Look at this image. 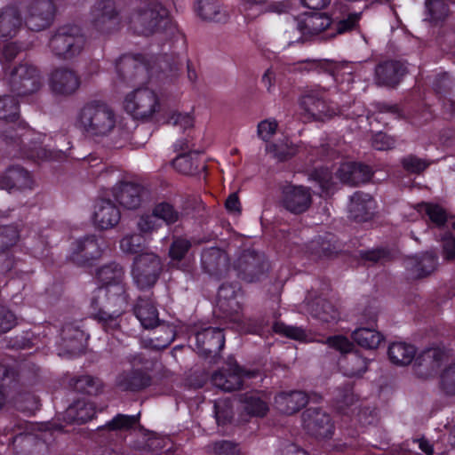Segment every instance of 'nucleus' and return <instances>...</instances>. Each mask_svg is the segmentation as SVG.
<instances>
[{
  "label": "nucleus",
  "mask_w": 455,
  "mask_h": 455,
  "mask_svg": "<svg viewBox=\"0 0 455 455\" xmlns=\"http://www.w3.org/2000/svg\"><path fill=\"white\" fill-rule=\"evenodd\" d=\"M447 355L443 349L440 347H430L422 351L416 356L413 370L415 374L420 379H428L434 376Z\"/></svg>",
  "instance_id": "nucleus-19"
},
{
  "label": "nucleus",
  "mask_w": 455,
  "mask_h": 455,
  "mask_svg": "<svg viewBox=\"0 0 455 455\" xmlns=\"http://www.w3.org/2000/svg\"><path fill=\"white\" fill-rule=\"evenodd\" d=\"M258 371L243 370L239 365L235 364L228 370H219L212 375V382L218 388L230 392L239 389L243 385V376L252 378Z\"/></svg>",
  "instance_id": "nucleus-23"
},
{
  "label": "nucleus",
  "mask_w": 455,
  "mask_h": 455,
  "mask_svg": "<svg viewBox=\"0 0 455 455\" xmlns=\"http://www.w3.org/2000/svg\"><path fill=\"white\" fill-rule=\"evenodd\" d=\"M84 46L80 28L74 25L59 28L49 42L52 52L59 59L70 60L77 56Z\"/></svg>",
  "instance_id": "nucleus-6"
},
{
  "label": "nucleus",
  "mask_w": 455,
  "mask_h": 455,
  "mask_svg": "<svg viewBox=\"0 0 455 455\" xmlns=\"http://www.w3.org/2000/svg\"><path fill=\"white\" fill-rule=\"evenodd\" d=\"M339 172L340 180L353 186L368 182L373 175L369 165L357 162H350L342 164Z\"/></svg>",
  "instance_id": "nucleus-32"
},
{
  "label": "nucleus",
  "mask_w": 455,
  "mask_h": 455,
  "mask_svg": "<svg viewBox=\"0 0 455 455\" xmlns=\"http://www.w3.org/2000/svg\"><path fill=\"white\" fill-rule=\"evenodd\" d=\"M297 28L304 36H321L329 39V28L331 24L330 14L312 12L299 14L297 19Z\"/></svg>",
  "instance_id": "nucleus-16"
},
{
  "label": "nucleus",
  "mask_w": 455,
  "mask_h": 455,
  "mask_svg": "<svg viewBox=\"0 0 455 455\" xmlns=\"http://www.w3.org/2000/svg\"><path fill=\"white\" fill-rule=\"evenodd\" d=\"M96 413L93 403L78 399L70 404L64 412V419L68 423L84 424Z\"/></svg>",
  "instance_id": "nucleus-34"
},
{
  "label": "nucleus",
  "mask_w": 455,
  "mask_h": 455,
  "mask_svg": "<svg viewBox=\"0 0 455 455\" xmlns=\"http://www.w3.org/2000/svg\"><path fill=\"white\" fill-rule=\"evenodd\" d=\"M196 12L204 20L222 22L226 20V15L221 13L216 0H199L197 2Z\"/></svg>",
  "instance_id": "nucleus-48"
},
{
  "label": "nucleus",
  "mask_w": 455,
  "mask_h": 455,
  "mask_svg": "<svg viewBox=\"0 0 455 455\" xmlns=\"http://www.w3.org/2000/svg\"><path fill=\"white\" fill-rule=\"evenodd\" d=\"M22 25L18 7L6 6L0 12V37L12 38L16 36Z\"/></svg>",
  "instance_id": "nucleus-35"
},
{
  "label": "nucleus",
  "mask_w": 455,
  "mask_h": 455,
  "mask_svg": "<svg viewBox=\"0 0 455 455\" xmlns=\"http://www.w3.org/2000/svg\"><path fill=\"white\" fill-rule=\"evenodd\" d=\"M152 211L158 220H162L168 226L175 224L181 217V212L168 202L156 204Z\"/></svg>",
  "instance_id": "nucleus-50"
},
{
  "label": "nucleus",
  "mask_w": 455,
  "mask_h": 455,
  "mask_svg": "<svg viewBox=\"0 0 455 455\" xmlns=\"http://www.w3.org/2000/svg\"><path fill=\"white\" fill-rule=\"evenodd\" d=\"M361 14L351 12L347 4H335L330 13L331 24L329 28V39L354 30L359 24Z\"/></svg>",
  "instance_id": "nucleus-21"
},
{
  "label": "nucleus",
  "mask_w": 455,
  "mask_h": 455,
  "mask_svg": "<svg viewBox=\"0 0 455 455\" xmlns=\"http://www.w3.org/2000/svg\"><path fill=\"white\" fill-rule=\"evenodd\" d=\"M359 257L371 266L385 265L395 259V251L388 246H377L359 251Z\"/></svg>",
  "instance_id": "nucleus-42"
},
{
  "label": "nucleus",
  "mask_w": 455,
  "mask_h": 455,
  "mask_svg": "<svg viewBox=\"0 0 455 455\" xmlns=\"http://www.w3.org/2000/svg\"><path fill=\"white\" fill-rule=\"evenodd\" d=\"M192 247L190 240L183 236H174L170 247L168 255L173 261L182 260Z\"/></svg>",
  "instance_id": "nucleus-52"
},
{
  "label": "nucleus",
  "mask_w": 455,
  "mask_h": 455,
  "mask_svg": "<svg viewBox=\"0 0 455 455\" xmlns=\"http://www.w3.org/2000/svg\"><path fill=\"white\" fill-rule=\"evenodd\" d=\"M273 330L276 333L284 335L296 340H302L307 337L303 329L299 327L287 326L281 323H275L273 326Z\"/></svg>",
  "instance_id": "nucleus-61"
},
{
  "label": "nucleus",
  "mask_w": 455,
  "mask_h": 455,
  "mask_svg": "<svg viewBox=\"0 0 455 455\" xmlns=\"http://www.w3.org/2000/svg\"><path fill=\"white\" fill-rule=\"evenodd\" d=\"M408 68L401 60H386L379 63L375 68L376 83L390 88L396 87L403 76L407 74Z\"/></svg>",
  "instance_id": "nucleus-22"
},
{
  "label": "nucleus",
  "mask_w": 455,
  "mask_h": 455,
  "mask_svg": "<svg viewBox=\"0 0 455 455\" xmlns=\"http://www.w3.org/2000/svg\"><path fill=\"white\" fill-rule=\"evenodd\" d=\"M312 204L310 189L304 186H285L282 190L281 204L292 214L306 212Z\"/></svg>",
  "instance_id": "nucleus-17"
},
{
  "label": "nucleus",
  "mask_w": 455,
  "mask_h": 455,
  "mask_svg": "<svg viewBox=\"0 0 455 455\" xmlns=\"http://www.w3.org/2000/svg\"><path fill=\"white\" fill-rule=\"evenodd\" d=\"M124 20L138 35L157 32L171 36L186 49V36L173 24L168 9L157 0H100L92 6L90 25L101 36L117 31Z\"/></svg>",
  "instance_id": "nucleus-1"
},
{
  "label": "nucleus",
  "mask_w": 455,
  "mask_h": 455,
  "mask_svg": "<svg viewBox=\"0 0 455 455\" xmlns=\"http://www.w3.org/2000/svg\"><path fill=\"white\" fill-rule=\"evenodd\" d=\"M13 403L18 411L33 413L38 408L37 398L28 392L19 393L13 398Z\"/></svg>",
  "instance_id": "nucleus-53"
},
{
  "label": "nucleus",
  "mask_w": 455,
  "mask_h": 455,
  "mask_svg": "<svg viewBox=\"0 0 455 455\" xmlns=\"http://www.w3.org/2000/svg\"><path fill=\"white\" fill-rule=\"evenodd\" d=\"M121 219L119 208L109 199H101L95 204L93 221L101 229L112 228Z\"/></svg>",
  "instance_id": "nucleus-29"
},
{
  "label": "nucleus",
  "mask_w": 455,
  "mask_h": 455,
  "mask_svg": "<svg viewBox=\"0 0 455 455\" xmlns=\"http://www.w3.org/2000/svg\"><path fill=\"white\" fill-rule=\"evenodd\" d=\"M225 260L223 251L217 247L206 248L201 254V265L205 273L218 275Z\"/></svg>",
  "instance_id": "nucleus-40"
},
{
  "label": "nucleus",
  "mask_w": 455,
  "mask_h": 455,
  "mask_svg": "<svg viewBox=\"0 0 455 455\" xmlns=\"http://www.w3.org/2000/svg\"><path fill=\"white\" fill-rule=\"evenodd\" d=\"M102 251L97 236L87 235L71 244L68 259L78 267H92L101 258Z\"/></svg>",
  "instance_id": "nucleus-11"
},
{
  "label": "nucleus",
  "mask_w": 455,
  "mask_h": 455,
  "mask_svg": "<svg viewBox=\"0 0 455 455\" xmlns=\"http://www.w3.org/2000/svg\"><path fill=\"white\" fill-rule=\"evenodd\" d=\"M120 248L125 253L138 254L132 267L134 284H156L161 272L160 259L156 254L144 252L147 249L144 235H125L120 241Z\"/></svg>",
  "instance_id": "nucleus-4"
},
{
  "label": "nucleus",
  "mask_w": 455,
  "mask_h": 455,
  "mask_svg": "<svg viewBox=\"0 0 455 455\" xmlns=\"http://www.w3.org/2000/svg\"><path fill=\"white\" fill-rule=\"evenodd\" d=\"M48 432L40 434L22 433L12 440L13 450L16 455H48L47 436Z\"/></svg>",
  "instance_id": "nucleus-20"
},
{
  "label": "nucleus",
  "mask_w": 455,
  "mask_h": 455,
  "mask_svg": "<svg viewBox=\"0 0 455 455\" xmlns=\"http://www.w3.org/2000/svg\"><path fill=\"white\" fill-rule=\"evenodd\" d=\"M116 71L121 81L132 83L141 78V81L148 78L153 68L150 62L141 53L123 54L115 64Z\"/></svg>",
  "instance_id": "nucleus-9"
},
{
  "label": "nucleus",
  "mask_w": 455,
  "mask_h": 455,
  "mask_svg": "<svg viewBox=\"0 0 455 455\" xmlns=\"http://www.w3.org/2000/svg\"><path fill=\"white\" fill-rule=\"evenodd\" d=\"M68 387L81 394L98 395L102 393L104 383L98 377L85 374L70 378Z\"/></svg>",
  "instance_id": "nucleus-36"
},
{
  "label": "nucleus",
  "mask_w": 455,
  "mask_h": 455,
  "mask_svg": "<svg viewBox=\"0 0 455 455\" xmlns=\"http://www.w3.org/2000/svg\"><path fill=\"white\" fill-rule=\"evenodd\" d=\"M95 276L100 284H123L124 270L120 264L113 261L99 267Z\"/></svg>",
  "instance_id": "nucleus-43"
},
{
  "label": "nucleus",
  "mask_w": 455,
  "mask_h": 455,
  "mask_svg": "<svg viewBox=\"0 0 455 455\" xmlns=\"http://www.w3.org/2000/svg\"><path fill=\"white\" fill-rule=\"evenodd\" d=\"M352 339L362 347L375 349L382 341L383 336L371 327H361L353 331Z\"/></svg>",
  "instance_id": "nucleus-45"
},
{
  "label": "nucleus",
  "mask_w": 455,
  "mask_h": 455,
  "mask_svg": "<svg viewBox=\"0 0 455 455\" xmlns=\"http://www.w3.org/2000/svg\"><path fill=\"white\" fill-rule=\"evenodd\" d=\"M302 104L306 111L313 116L324 113L326 110V103L322 97L307 95L303 98Z\"/></svg>",
  "instance_id": "nucleus-58"
},
{
  "label": "nucleus",
  "mask_w": 455,
  "mask_h": 455,
  "mask_svg": "<svg viewBox=\"0 0 455 455\" xmlns=\"http://www.w3.org/2000/svg\"><path fill=\"white\" fill-rule=\"evenodd\" d=\"M307 403L308 397L303 391H280L275 396L274 406L283 414L292 415L305 407Z\"/></svg>",
  "instance_id": "nucleus-28"
},
{
  "label": "nucleus",
  "mask_w": 455,
  "mask_h": 455,
  "mask_svg": "<svg viewBox=\"0 0 455 455\" xmlns=\"http://www.w3.org/2000/svg\"><path fill=\"white\" fill-rule=\"evenodd\" d=\"M88 336L78 326L73 323L65 324L61 331V346L70 355L84 351Z\"/></svg>",
  "instance_id": "nucleus-31"
},
{
  "label": "nucleus",
  "mask_w": 455,
  "mask_h": 455,
  "mask_svg": "<svg viewBox=\"0 0 455 455\" xmlns=\"http://www.w3.org/2000/svg\"><path fill=\"white\" fill-rule=\"evenodd\" d=\"M156 327L158 329L154 334V338L149 339V344L152 348L162 350L170 346L174 340L176 336L175 327L169 323H159Z\"/></svg>",
  "instance_id": "nucleus-46"
},
{
  "label": "nucleus",
  "mask_w": 455,
  "mask_h": 455,
  "mask_svg": "<svg viewBox=\"0 0 455 455\" xmlns=\"http://www.w3.org/2000/svg\"><path fill=\"white\" fill-rule=\"evenodd\" d=\"M113 196L124 208L136 210L148 197L149 191L140 183L121 181L113 188Z\"/></svg>",
  "instance_id": "nucleus-14"
},
{
  "label": "nucleus",
  "mask_w": 455,
  "mask_h": 455,
  "mask_svg": "<svg viewBox=\"0 0 455 455\" xmlns=\"http://www.w3.org/2000/svg\"><path fill=\"white\" fill-rule=\"evenodd\" d=\"M243 411L251 417H264L269 408L267 403L255 393H244L238 395Z\"/></svg>",
  "instance_id": "nucleus-39"
},
{
  "label": "nucleus",
  "mask_w": 455,
  "mask_h": 455,
  "mask_svg": "<svg viewBox=\"0 0 455 455\" xmlns=\"http://www.w3.org/2000/svg\"><path fill=\"white\" fill-rule=\"evenodd\" d=\"M138 229L140 232L143 234H150L153 231L157 230L161 224L159 223L156 216L152 212V214H144L142 215L137 223Z\"/></svg>",
  "instance_id": "nucleus-62"
},
{
  "label": "nucleus",
  "mask_w": 455,
  "mask_h": 455,
  "mask_svg": "<svg viewBox=\"0 0 455 455\" xmlns=\"http://www.w3.org/2000/svg\"><path fill=\"white\" fill-rule=\"evenodd\" d=\"M308 310L311 314L323 322L335 321L339 314L334 307L326 299H317L307 303Z\"/></svg>",
  "instance_id": "nucleus-47"
},
{
  "label": "nucleus",
  "mask_w": 455,
  "mask_h": 455,
  "mask_svg": "<svg viewBox=\"0 0 455 455\" xmlns=\"http://www.w3.org/2000/svg\"><path fill=\"white\" fill-rule=\"evenodd\" d=\"M401 164L405 171L416 174L424 172L429 165L425 160L414 155L404 156L402 158Z\"/></svg>",
  "instance_id": "nucleus-57"
},
{
  "label": "nucleus",
  "mask_w": 455,
  "mask_h": 455,
  "mask_svg": "<svg viewBox=\"0 0 455 455\" xmlns=\"http://www.w3.org/2000/svg\"><path fill=\"white\" fill-rule=\"evenodd\" d=\"M437 265L438 256L435 251L418 253L405 260L406 269L417 279L431 275Z\"/></svg>",
  "instance_id": "nucleus-27"
},
{
  "label": "nucleus",
  "mask_w": 455,
  "mask_h": 455,
  "mask_svg": "<svg viewBox=\"0 0 455 455\" xmlns=\"http://www.w3.org/2000/svg\"><path fill=\"white\" fill-rule=\"evenodd\" d=\"M214 409L218 424L225 425L228 422H230L233 418V411L229 401L225 400L220 403H215Z\"/></svg>",
  "instance_id": "nucleus-59"
},
{
  "label": "nucleus",
  "mask_w": 455,
  "mask_h": 455,
  "mask_svg": "<svg viewBox=\"0 0 455 455\" xmlns=\"http://www.w3.org/2000/svg\"><path fill=\"white\" fill-rule=\"evenodd\" d=\"M56 12L52 0H33L27 7L25 26L31 31H41L51 26Z\"/></svg>",
  "instance_id": "nucleus-13"
},
{
  "label": "nucleus",
  "mask_w": 455,
  "mask_h": 455,
  "mask_svg": "<svg viewBox=\"0 0 455 455\" xmlns=\"http://www.w3.org/2000/svg\"><path fill=\"white\" fill-rule=\"evenodd\" d=\"M312 179L316 181L322 191L324 193H328L333 185L332 181V172L329 170L328 167H316L311 173Z\"/></svg>",
  "instance_id": "nucleus-55"
},
{
  "label": "nucleus",
  "mask_w": 455,
  "mask_h": 455,
  "mask_svg": "<svg viewBox=\"0 0 455 455\" xmlns=\"http://www.w3.org/2000/svg\"><path fill=\"white\" fill-rule=\"evenodd\" d=\"M78 124L90 137L108 136L116 127V115L104 101L93 100L86 102L78 113Z\"/></svg>",
  "instance_id": "nucleus-5"
},
{
  "label": "nucleus",
  "mask_w": 455,
  "mask_h": 455,
  "mask_svg": "<svg viewBox=\"0 0 455 455\" xmlns=\"http://www.w3.org/2000/svg\"><path fill=\"white\" fill-rule=\"evenodd\" d=\"M151 385V377L140 369H130L120 372L116 386L122 391L139 392Z\"/></svg>",
  "instance_id": "nucleus-30"
},
{
  "label": "nucleus",
  "mask_w": 455,
  "mask_h": 455,
  "mask_svg": "<svg viewBox=\"0 0 455 455\" xmlns=\"http://www.w3.org/2000/svg\"><path fill=\"white\" fill-rule=\"evenodd\" d=\"M8 85L11 92L18 97L31 95L42 86L39 70L28 62L20 63L12 70Z\"/></svg>",
  "instance_id": "nucleus-8"
},
{
  "label": "nucleus",
  "mask_w": 455,
  "mask_h": 455,
  "mask_svg": "<svg viewBox=\"0 0 455 455\" xmlns=\"http://www.w3.org/2000/svg\"><path fill=\"white\" fill-rule=\"evenodd\" d=\"M137 420L138 419L135 416L118 414L106 425V427L113 431L129 429L136 424Z\"/></svg>",
  "instance_id": "nucleus-60"
},
{
  "label": "nucleus",
  "mask_w": 455,
  "mask_h": 455,
  "mask_svg": "<svg viewBox=\"0 0 455 455\" xmlns=\"http://www.w3.org/2000/svg\"><path fill=\"white\" fill-rule=\"evenodd\" d=\"M355 402L356 398L350 385H346L343 388L339 389L335 397L337 410L342 413H346V410Z\"/></svg>",
  "instance_id": "nucleus-54"
},
{
  "label": "nucleus",
  "mask_w": 455,
  "mask_h": 455,
  "mask_svg": "<svg viewBox=\"0 0 455 455\" xmlns=\"http://www.w3.org/2000/svg\"><path fill=\"white\" fill-rule=\"evenodd\" d=\"M387 354L393 363L407 365L415 357L416 348L405 342H394L389 346Z\"/></svg>",
  "instance_id": "nucleus-44"
},
{
  "label": "nucleus",
  "mask_w": 455,
  "mask_h": 455,
  "mask_svg": "<svg viewBox=\"0 0 455 455\" xmlns=\"http://www.w3.org/2000/svg\"><path fill=\"white\" fill-rule=\"evenodd\" d=\"M0 119L12 124L0 134L2 140L11 148L9 154L12 157L37 162L64 156L62 149L55 152L44 148L42 134L36 133L26 122L20 120V102L15 97L0 96Z\"/></svg>",
  "instance_id": "nucleus-2"
},
{
  "label": "nucleus",
  "mask_w": 455,
  "mask_h": 455,
  "mask_svg": "<svg viewBox=\"0 0 455 455\" xmlns=\"http://www.w3.org/2000/svg\"><path fill=\"white\" fill-rule=\"evenodd\" d=\"M133 311L145 329H153L160 323L157 309L148 299L140 297Z\"/></svg>",
  "instance_id": "nucleus-37"
},
{
  "label": "nucleus",
  "mask_w": 455,
  "mask_h": 455,
  "mask_svg": "<svg viewBox=\"0 0 455 455\" xmlns=\"http://www.w3.org/2000/svg\"><path fill=\"white\" fill-rule=\"evenodd\" d=\"M416 209L419 212H424L429 220L436 227L441 228L445 226L447 222V213L439 204L422 202L417 205Z\"/></svg>",
  "instance_id": "nucleus-49"
},
{
  "label": "nucleus",
  "mask_w": 455,
  "mask_h": 455,
  "mask_svg": "<svg viewBox=\"0 0 455 455\" xmlns=\"http://www.w3.org/2000/svg\"><path fill=\"white\" fill-rule=\"evenodd\" d=\"M440 387L447 395H455V363L446 367L440 376Z\"/></svg>",
  "instance_id": "nucleus-56"
},
{
  "label": "nucleus",
  "mask_w": 455,
  "mask_h": 455,
  "mask_svg": "<svg viewBox=\"0 0 455 455\" xmlns=\"http://www.w3.org/2000/svg\"><path fill=\"white\" fill-rule=\"evenodd\" d=\"M376 201L370 194L356 191L350 197L349 215L356 222L371 220L376 213Z\"/></svg>",
  "instance_id": "nucleus-26"
},
{
  "label": "nucleus",
  "mask_w": 455,
  "mask_h": 455,
  "mask_svg": "<svg viewBox=\"0 0 455 455\" xmlns=\"http://www.w3.org/2000/svg\"><path fill=\"white\" fill-rule=\"evenodd\" d=\"M368 368V361L357 353H352L346 357L343 364L345 374L349 377L360 376Z\"/></svg>",
  "instance_id": "nucleus-51"
},
{
  "label": "nucleus",
  "mask_w": 455,
  "mask_h": 455,
  "mask_svg": "<svg viewBox=\"0 0 455 455\" xmlns=\"http://www.w3.org/2000/svg\"><path fill=\"white\" fill-rule=\"evenodd\" d=\"M16 323L14 313L7 307L0 305V334L8 332Z\"/></svg>",
  "instance_id": "nucleus-63"
},
{
  "label": "nucleus",
  "mask_w": 455,
  "mask_h": 455,
  "mask_svg": "<svg viewBox=\"0 0 455 455\" xmlns=\"http://www.w3.org/2000/svg\"><path fill=\"white\" fill-rule=\"evenodd\" d=\"M225 345V336L221 329L208 327L196 333L197 353L203 357H212L217 362L220 351Z\"/></svg>",
  "instance_id": "nucleus-15"
},
{
  "label": "nucleus",
  "mask_w": 455,
  "mask_h": 455,
  "mask_svg": "<svg viewBox=\"0 0 455 455\" xmlns=\"http://www.w3.org/2000/svg\"><path fill=\"white\" fill-rule=\"evenodd\" d=\"M443 256L446 260L455 259V236L448 232L442 238Z\"/></svg>",
  "instance_id": "nucleus-64"
},
{
  "label": "nucleus",
  "mask_w": 455,
  "mask_h": 455,
  "mask_svg": "<svg viewBox=\"0 0 455 455\" xmlns=\"http://www.w3.org/2000/svg\"><path fill=\"white\" fill-rule=\"evenodd\" d=\"M0 182L9 189L22 190L32 189L34 180L28 170L20 165H12L1 178Z\"/></svg>",
  "instance_id": "nucleus-33"
},
{
  "label": "nucleus",
  "mask_w": 455,
  "mask_h": 455,
  "mask_svg": "<svg viewBox=\"0 0 455 455\" xmlns=\"http://www.w3.org/2000/svg\"><path fill=\"white\" fill-rule=\"evenodd\" d=\"M1 272L9 279V281L19 280L28 282L30 280L33 269L24 261L6 257L4 260Z\"/></svg>",
  "instance_id": "nucleus-38"
},
{
  "label": "nucleus",
  "mask_w": 455,
  "mask_h": 455,
  "mask_svg": "<svg viewBox=\"0 0 455 455\" xmlns=\"http://www.w3.org/2000/svg\"><path fill=\"white\" fill-rule=\"evenodd\" d=\"M343 246L338 236L330 232L316 235L306 245L308 259L315 261L333 259L342 251Z\"/></svg>",
  "instance_id": "nucleus-12"
},
{
  "label": "nucleus",
  "mask_w": 455,
  "mask_h": 455,
  "mask_svg": "<svg viewBox=\"0 0 455 455\" xmlns=\"http://www.w3.org/2000/svg\"><path fill=\"white\" fill-rule=\"evenodd\" d=\"M234 267L239 278L247 283H255L267 272L269 263L264 253L244 250L235 260Z\"/></svg>",
  "instance_id": "nucleus-10"
},
{
  "label": "nucleus",
  "mask_w": 455,
  "mask_h": 455,
  "mask_svg": "<svg viewBox=\"0 0 455 455\" xmlns=\"http://www.w3.org/2000/svg\"><path fill=\"white\" fill-rule=\"evenodd\" d=\"M49 84L54 94L68 96L77 91L81 81L74 70L59 68L52 72Z\"/></svg>",
  "instance_id": "nucleus-24"
},
{
  "label": "nucleus",
  "mask_w": 455,
  "mask_h": 455,
  "mask_svg": "<svg viewBox=\"0 0 455 455\" xmlns=\"http://www.w3.org/2000/svg\"><path fill=\"white\" fill-rule=\"evenodd\" d=\"M124 108L134 119L148 120L159 110L160 102L153 90L142 87L126 95Z\"/></svg>",
  "instance_id": "nucleus-7"
},
{
  "label": "nucleus",
  "mask_w": 455,
  "mask_h": 455,
  "mask_svg": "<svg viewBox=\"0 0 455 455\" xmlns=\"http://www.w3.org/2000/svg\"><path fill=\"white\" fill-rule=\"evenodd\" d=\"M237 291H242V289L236 290L235 286H220L218 291L217 307L223 314V317L234 323L241 320L242 306L237 299Z\"/></svg>",
  "instance_id": "nucleus-25"
},
{
  "label": "nucleus",
  "mask_w": 455,
  "mask_h": 455,
  "mask_svg": "<svg viewBox=\"0 0 455 455\" xmlns=\"http://www.w3.org/2000/svg\"><path fill=\"white\" fill-rule=\"evenodd\" d=\"M168 124L173 126H180L183 132H187V138L177 140L173 144L174 152L179 153L172 161L173 169L188 176H200L207 170V165L203 158L204 151L195 149L191 132L194 128V118L188 113L174 112L168 119Z\"/></svg>",
  "instance_id": "nucleus-3"
},
{
  "label": "nucleus",
  "mask_w": 455,
  "mask_h": 455,
  "mask_svg": "<svg viewBox=\"0 0 455 455\" xmlns=\"http://www.w3.org/2000/svg\"><path fill=\"white\" fill-rule=\"evenodd\" d=\"M425 8V20L435 27L442 25L450 14L449 4L443 0H426Z\"/></svg>",
  "instance_id": "nucleus-41"
},
{
  "label": "nucleus",
  "mask_w": 455,
  "mask_h": 455,
  "mask_svg": "<svg viewBox=\"0 0 455 455\" xmlns=\"http://www.w3.org/2000/svg\"><path fill=\"white\" fill-rule=\"evenodd\" d=\"M304 429L316 438H327L332 434L330 415L320 408H308L302 413Z\"/></svg>",
  "instance_id": "nucleus-18"
}]
</instances>
